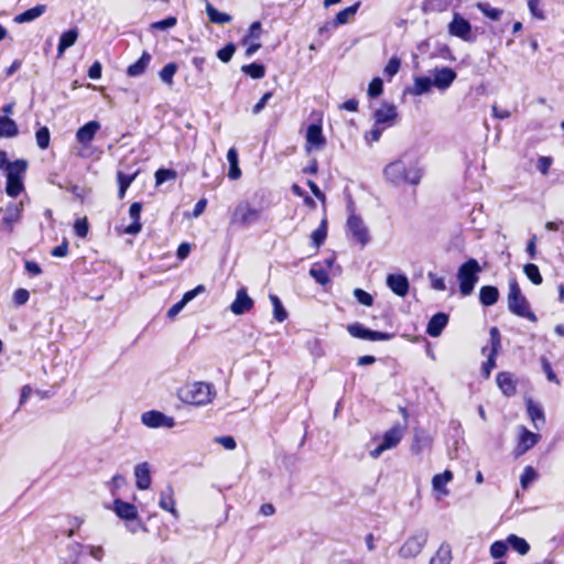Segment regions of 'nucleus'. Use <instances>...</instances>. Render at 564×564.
Here are the masks:
<instances>
[{
    "mask_svg": "<svg viewBox=\"0 0 564 564\" xmlns=\"http://www.w3.org/2000/svg\"><path fill=\"white\" fill-rule=\"evenodd\" d=\"M30 297V293L25 289H18L13 294V301L17 305H24Z\"/></svg>",
    "mask_w": 564,
    "mask_h": 564,
    "instance_id": "obj_60",
    "label": "nucleus"
},
{
    "mask_svg": "<svg viewBox=\"0 0 564 564\" xmlns=\"http://www.w3.org/2000/svg\"><path fill=\"white\" fill-rule=\"evenodd\" d=\"M36 144L40 149L45 150L50 145L51 134L46 127H41L35 133Z\"/></svg>",
    "mask_w": 564,
    "mask_h": 564,
    "instance_id": "obj_49",
    "label": "nucleus"
},
{
    "mask_svg": "<svg viewBox=\"0 0 564 564\" xmlns=\"http://www.w3.org/2000/svg\"><path fill=\"white\" fill-rule=\"evenodd\" d=\"M383 91V82L381 78H373L368 86V96L370 98L379 97Z\"/></svg>",
    "mask_w": 564,
    "mask_h": 564,
    "instance_id": "obj_51",
    "label": "nucleus"
},
{
    "mask_svg": "<svg viewBox=\"0 0 564 564\" xmlns=\"http://www.w3.org/2000/svg\"><path fill=\"white\" fill-rule=\"evenodd\" d=\"M23 212L22 203H9L4 208L2 225H4L9 232L13 231L14 224L19 223Z\"/></svg>",
    "mask_w": 564,
    "mask_h": 564,
    "instance_id": "obj_12",
    "label": "nucleus"
},
{
    "mask_svg": "<svg viewBox=\"0 0 564 564\" xmlns=\"http://www.w3.org/2000/svg\"><path fill=\"white\" fill-rule=\"evenodd\" d=\"M452 551L449 545L442 544L436 554L430 560V564H451Z\"/></svg>",
    "mask_w": 564,
    "mask_h": 564,
    "instance_id": "obj_38",
    "label": "nucleus"
},
{
    "mask_svg": "<svg viewBox=\"0 0 564 564\" xmlns=\"http://www.w3.org/2000/svg\"><path fill=\"white\" fill-rule=\"evenodd\" d=\"M456 76V72L449 67L435 68L433 70V86L445 90L453 84Z\"/></svg>",
    "mask_w": 564,
    "mask_h": 564,
    "instance_id": "obj_11",
    "label": "nucleus"
},
{
    "mask_svg": "<svg viewBox=\"0 0 564 564\" xmlns=\"http://www.w3.org/2000/svg\"><path fill=\"white\" fill-rule=\"evenodd\" d=\"M397 108L392 104H383L381 108L377 109L373 113L375 122L379 124H392L397 118Z\"/></svg>",
    "mask_w": 564,
    "mask_h": 564,
    "instance_id": "obj_18",
    "label": "nucleus"
},
{
    "mask_svg": "<svg viewBox=\"0 0 564 564\" xmlns=\"http://www.w3.org/2000/svg\"><path fill=\"white\" fill-rule=\"evenodd\" d=\"M262 208L252 206L248 200L239 202L231 214L230 224L240 227H250L261 218Z\"/></svg>",
    "mask_w": 564,
    "mask_h": 564,
    "instance_id": "obj_5",
    "label": "nucleus"
},
{
    "mask_svg": "<svg viewBox=\"0 0 564 564\" xmlns=\"http://www.w3.org/2000/svg\"><path fill=\"white\" fill-rule=\"evenodd\" d=\"M383 129L375 123V127L365 134L368 143L377 142L380 140Z\"/></svg>",
    "mask_w": 564,
    "mask_h": 564,
    "instance_id": "obj_61",
    "label": "nucleus"
},
{
    "mask_svg": "<svg viewBox=\"0 0 564 564\" xmlns=\"http://www.w3.org/2000/svg\"><path fill=\"white\" fill-rule=\"evenodd\" d=\"M499 299V290L492 285H485L479 290V301L484 306H491Z\"/></svg>",
    "mask_w": 564,
    "mask_h": 564,
    "instance_id": "obj_32",
    "label": "nucleus"
},
{
    "mask_svg": "<svg viewBox=\"0 0 564 564\" xmlns=\"http://www.w3.org/2000/svg\"><path fill=\"white\" fill-rule=\"evenodd\" d=\"M489 334L491 348L487 356V361L481 366V373L486 379L490 377L492 369L496 367V357L501 347V336L499 329L497 327H491Z\"/></svg>",
    "mask_w": 564,
    "mask_h": 564,
    "instance_id": "obj_7",
    "label": "nucleus"
},
{
    "mask_svg": "<svg viewBox=\"0 0 564 564\" xmlns=\"http://www.w3.org/2000/svg\"><path fill=\"white\" fill-rule=\"evenodd\" d=\"M206 291L203 284L197 285L195 289L187 291L184 293L181 301L175 303L166 313V316L173 319L177 314L184 308V306L194 300L197 295L204 293Z\"/></svg>",
    "mask_w": 564,
    "mask_h": 564,
    "instance_id": "obj_16",
    "label": "nucleus"
},
{
    "mask_svg": "<svg viewBox=\"0 0 564 564\" xmlns=\"http://www.w3.org/2000/svg\"><path fill=\"white\" fill-rule=\"evenodd\" d=\"M88 229H89V226H88V221L86 218H79L75 221L74 230L78 237L85 238L88 234Z\"/></svg>",
    "mask_w": 564,
    "mask_h": 564,
    "instance_id": "obj_58",
    "label": "nucleus"
},
{
    "mask_svg": "<svg viewBox=\"0 0 564 564\" xmlns=\"http://www.w3.org/2000/svg\"><path fill=\"white\" fill-rule=\"evenodd\" d=\"M235 51H236L235 44L234 43H228L226 46H224L223 48H220L217 52V57L221 62L228 63L232 58V55L235 54Z\"/></svg>",
    "mask_w": 564,
    "mask_h": 564,
    "instance_id": "obj_52",
    "label": "nucleus"
},
{
    "mask_svg": "<svg viewBox=\"0 0 564 564\" xmlns=\"http://www.w3.org/2000/svg\"><path fill=\"white\" fill-rule=\"evenodd\" d=\"M476 8L488 19L497 21L501 18L503 11L498 8H492L488 2H478Z\"/></svg>",
    "mask_w": 564,
    "mask_h": 564,
    "instance_id": "obj_41",
    "label": "nucleus"
},
{
    "mask_svg": "<svg viewBox=\"0 0 564 564\" xmlns=\"http://www.w3.org/2000/svg\"><path fill=\"white\" fill-rule=\"evenodd\" d=\"M141 422L151 429L167 427L171 429L175 425V421L172 416H167L160 411H148L141 415Z\"/></svg>",
    "mask_w": 564,
    "mask_h": 564,
    "instance_id": "obj_10",
    "label": "nucleus"
},
{
    "mask_svg": "<svg viewBox=\"0 0 564 564\" xmlns=\"http://www.w3.org/2000/svg\"><path fill=\"white\" fill-rule=\"evenodd\" d=\"M497 386L506 397H511L517 392V384L512 373L508 371H501L496 378Z\"/></svg>",
    "mask_w": 564,
    "mask_h": 564,
    "instance_id": "obj_21",
    "label": "nucleus"
},
{
    "mask_svg": "<svg viewBox=\"0 0 564 564\" xmlns=\"http://www.w3.org/2000/svg\"><path fill=\"white\" fill-rule=\"evenodd\" d=\"M22 191V178H7L6 192L9 196L17 197Z\"/></svg>",
    "mask_w": 564,
    "mask_h": 564,
    "instance_id": "obj_48",
    "label": "nucleus"
},
{
    "mask_svg": "<svg viewBox=\"0 0 564 564\" xmlns=\"http://www.w3.org/2000/svg\"><path fill=\"white\" fill-rule=\"evenodd\" d=\"M536 478V471L533 467L527 466L520 477V482L523 488H527Z\"/></svg>",
    "mask_w": 564,
    "mask_h": 564,
    "instance_id": "obj_54",
    "label": "nucleus"
},
{
    "mask_svg": "<svg viewBox=\"0 0 564 564\" xmlns=\"http://www.w3.org/2000/svg\"><path fill=\"white\" fill-rule=\"evenodd\" d=\"M540 435L535 434L525 427H522V432L520 435V441L518 445L519 454H523L527 451L531 449L539 441Z\"/></svg>",
    "mask_w": 564,
    "mask_h": 564,
    "instance_id": "obj_28",
    "label": "nucleus"
},
{
    "mask_svg": "<svg viewBox=\"0 0 564 564\" xmlns=\"http://www.w3.org/2000/svg\"><path fill=\"white\" fill-rule=\"evenodd\" d=\"M206 13L212 23L225 24L229 23L232 18L228 13L219 12L212 3H206Z\"/></svg>",
    "mask_w": 564,
    "mask_h": 564,
    "instance_id": "obj_37",
    "label": "nucleus"
},
{
    "mask_svg": "<svg viewBox=\"0 0 564 564\" xmlns=\"http://www.w3.org/2000/svg\"><path fill=\"white\" fill-rule=\"evenodd\" d=\"M19 134V127L17 122L7 117H0V138H14Z\"/></svg>",
    "mask_w": 564,
    "mask_h": 564,
    "instance_id": "obj_33",
    "label": "nucleus"
},
{
    "mask_svg": "<svg viewBox=\"0 0 564 564\" xmlns=\"http://www.w3.org/2000/svg\"><path fill=\"white\" fill-rule=\"evenodd\" d=\"M116 514L124 520H134L138 518L137 507L130 502L121 499H116L113 502Z\"/></svg>",
    "mask_w": 564,
    "mask_h": 564,
    "instance_id": "obj_24",
    "label": "nucleus"
},
{
    "mask_svg": "<svg viewBox=\"0 0 564 564\" xmlns=\"http://www.w3.org/2000/svg\"><path fill=\"white\" fill-rule=\"evenodd\" d=\"M429 539L426 529L416 530L409 536L399 550V555L403 558H412L417 556L425 546Z\"/></svg>",
    "mask_w": 564,
    "mask_h": 564,
    "instance_id": "obj_6",
    "label": "nucleus"
},
{
    "mask_svg": "<svg viewBox=\"0 0 564 564\" xmlns=\"http://www.w3.org/2000/svg\"><path fill=\"white\" fill-rule=\"evenodd\" d=\"M384 178L392 185L409 183L417 185L422 178V170L416 163L408 164L403 159L389 163L383 170Z\"/></svg>",
    "mask_w": 564,
    "mask_h": 564,
    "instance_id": "obj_1",
    "label": "nucleus"
},
{
    "mask_svg": "<svg viewBox=\"0 0 564 564\" xmlns=\"http://www.w3.org/2000/svg\"><path fill=\"white\" fill-rule=\"evenodd\" d=\"M215 394L212 384L206 382L188 383L180 391L181 400L193 405H206L213 401Z\"/></svg>",
    "mask_w": 564,
    "mask_h": 564,
    "instance_id": "obj_2",
    "label": "nucleus"
},
{
    "mask_svg": "<svg viewBox=\"0 0 564 564\" xmlns=\"http://www.w3.org/2000/svg\"><path fill=\"white\" fill-rule=\"evenodd\" d=\"M527 411L534 424L535 429H540L539 422L543 425L545 422L544 413L542 408L539 404H535L532 400H528L527 402Z\"/></svg>",
    "mask_w": 564,
    "mask_h": 564,
    "instance_id": "obj_36",
    "label": "nucleus"
},
{
    "mask_svg": "<svg viewBox=\"0 0 564 564\" xmlns=\"http://www.w3.org/2000/svg\"><path fill=\"white\" fill-rule=\"evenodd\" d=\"M448 323V315L445 313H436L431 317L426 326V333L431 337H438L443 329L446 327Z\"/></svg>",
    "mask_w": 564,
    "mask_h": 564,
    "instance_id": "obj_20",
    "label": "nucleus"
},
{
    "mask_svg": "<svg viewBox=\"0 0 564 564\" xmlns=\"http://www.w3.org/2000/svg\"><path fill=\"white\" fill-rule=\"evenodd\" d=\"M215 442L229 451L235 449L237 446L236 441L232 436H218L215 438Z\"/></svg>",
    "mask_w": 564,
    "mask_h": 564,
    "instance_id": "obj_62",
    "label": "nucleus"
},
{
    "mask_svg": "<svg viewBox=\"0 0 564 564\" xmlns=\"http://www.w3.org/2000/svg\"><path fill=\"white\" fill-rule=\"evenodd\" d=\"M306 143L317 149H321L325 145L326 140L323 135L322 127L319 124L312 123L307 127Z\"/></svg>",
    "mask_w": 564,
    "mask_h": 564,
    "instance_id": "obj_25",
    "label": "nucleus"
},
{
    "mask_svg": "<svg viewBox=\"0 0 564 564\" xmlns=\"http://www.w3.org/2000/svg\"><path fill=\"white\" fill-rule=\"evenodd\" d=\"M359 7L360 2H356L355 4L339 11L335 17L332 26L337 28L349 22V20L357 13Z\"/></svg>",
    "mask_w": 564,
    "mask_h": 564,
    "instance_id": "obj_35",
    "label": "nucleus"
},
{
    "mask_svg": "<svg viewBox=\"0 0 564 564\" xmlns=\"http://www.w3.org/2000/svg\"><path fill=\"white\" fill-rule=\"evenodd\" d=\"M347 330L352 337L370 341L389 340L393 337L392 334L369 329L360 323L348 325Z\"/></svg>",
    "mask_w": 564,
    "mask_h": 564,
    "instance_id": "obj_8",
    "label": "nucleus"
},
{
    "mask_svg": "<svg viewBox=\"0 0 564 564\" xmlns=\"http://www.w3.org/2000/svg\"><path fill=\"white\" fill-rule=\"evenodd\" d=\"M433 86V82L430 77L420 76L414 78V85L412 88H408L406 93L413 95V96H421L423 94H426L431 90V87Z\"/></svg>",
    "mask_w": 564,
    "mask_h": 564,
    "instance_id": "obj_34",
    "label": "nucleus"
},
{
    "mask_svg": "<svg viewBox=\"0 0 564 564\" xmlns=\"http://www.w3.org/2000/svg\"><path fill=\"white\" fill-rule=\"evenodd\" d=\"M354 295L356 300L365 306H371L373 304L372 295L362 289H355Z\"/></svg>",
    "mask_w": 564,
    "mask_h": 564,
    "instance_id": "obj_53",
    "label": "nucleus"
},
{
    "mask_svg": "<svg viewBox=\"0 0 564 564\" xmlns=\"http://www.w3.org/2000/svg\"><path fill=\"white\" fill-rule=\"evenodd\" d=\"M507 542L514 551L521 555H525L530 550L529 543L523 538H520L516 534H510L507 539Z\"/></svg>",
    "mask_w": 564,
    "mask_h": 564,
    "instance_id": "obj_39",
    "label": "nucleus"
},
{
    "mask_svg": "<svg viewBox=\"0 0 564 564\" xmlns=\"http://www.w3.org/2000/svg\"><path fill=\"white\" fill-rule=\"evenodd\" d=\"M177 72V65L175 63H167L161 70H160V78L163 83L167 85H172L173 77Z\"/></svg>",
    "mask_w": 564,
    "mask_h": 564,
    "instance_id": "obj_47",
    "label": "nucleus"
},
{
    "mask_svg": "<svg viewBox=\"0 0 564 564\" xmlns=\"http://www.w3.org/2000/svg\"><path fill=\"white\" fill-rule=\"evenodd\" d=\"M135 485L140 490L149 489L151 486V475L148 463L138 464L134 467Z\"/></svg>",
    "mask_w": 564,
    "mask_h": 564,
    "instance_id": "obj_23",
    "label": "nucleus"
},
{
    "mask_svg": "<svg viewBox=\"0 0 564 564\" xmlns=\"http://www.w3.org/2000/svg\"><path fill=\"white\" fill-rule=\"evenodd\" d=\"M523 272L527 278L535 285H540L543 282L542 275L536 264L528 263L523 267Z\"/></svg>",
    "mask_w": 564,
    "mask_h": 564,
    "instance_id": "obj_44",
    "label": "nucleus"
},
{
    "mask_svg": "<svg viewBox=\"0 0 564 564\" xmlns=\"http://www.w3.org/2000/svg\"><path fill=\"white\" fill-rule=\"evenodd\" d=\"M480 272L481 267L474 258L468 259L458 268L457 280L459 282V291L463 296H467L473 293L475 285L479 280L478 275Z\"/></svg>",
    "mask_w": 564,
    "mask_h": 564,
    "instance_id": "obj_4",
    "label": "nucleus"
},
{
    "mask_svg": "<svg viewBox=\"0 0 564 564\" xmlns=\"http://www.w3.org/2000/svg\"><path fill=\"white\" fill-rule=\"evenodd\" d=\"M152 56L148 52H143L141 57L133 64H131L127 69V75L130 77H137L142 75L147 67L149 66Z\"/></svg>",
    "mask_w": 564,
    "mask_h": 564,
    "instance_id": "obj_27",
    "label": "nucleus"
},
{
    "mask_svg": "<svg viewBox=\"0 0 564 564\" xmlns=\"http://www.w3.org/2000/svg\"><path fill=\"white\" fill-rule=\"evenodd\" d=\"M387 285L398 296L404 297L409 293L410 283L404 274H389Z\"/></svg>",
    "mask_w": 564,
    "mask_h": 564,
    "instance_id": "obj_14",
    "label": "nucleus"
},
{
    "mask_svg": "<svg viewBox=\"0 0 564 564\" xmlns=\"http://www.w3.org/2000/svg\"><path fill=\"white\" fill-rule=\"evenodd\" d=\"M241 70L249 75L251 78L260 79L265 75V67L259 63H251L248 65H243Z\"/></svg>",
    "mask_w": 564,
    "mask_h": 564,
    "instance_id": "obj_42",
    "label": "nucleus"
},
{
    "mask_svg": "<svg viewBox=\"0 0 564 564\" xmlns=\"http://www.w3.org/2000/svg\"><path fill=\"white\" fill-rule=\"evenodd\" d=\"M346 226L354 239H356V241H358L362 247L369 242V230L361 217L351 213L347 219Z\"/></svg>",
    "mask_w": 564,
    "mask_h": 564,
    "instance_id": "obj_9",
    "label": "nucleus"
},
{
    "mask_svg": "<svg viewBox=\"0 0 564 564\" xmlns=\"http://www.w3.org/2000/svg\"><path fill=\"white\" fill-rule=\"evenodd\" d=\"M551 164L552 159L550 156H541L538 160L536 167L543 175H546L549 173Z\"/></svg>",
    "mask_w": 564,
    "mask_h": 564,
    "instance_id": "obj_64",
    "label": "nucleus"
},
{
    "mask_svg": "<svg viewBox=\"0 0 564 564\" xmlns=\"http://www.w3.org/2000/svg\"><path fill=\"white\" fill-rule=\"evenodd\" d=\"M77 39L78 30L76 28L62 33L57 46V55L62 56L67 48H69L76 43Z\"/></svg>",
    "mask_w": 564,
    "mask_h": 564,
    "instance_id": "obj_30",
    "label": "nucleus"
},
{
    "mask_svg": "<svg viewBox=\"0 0 564 564\" xmlns=\"http://www.w3.org/2000/svg\"><path fill=\"white\" fill-rule=\"evenodd\" d=\"M28 169V162L23 159L15 160L14 162L7 163L4 170L7 172V178H22V175Z\"/></svg>",
    "mask_w": 564,
    "mask_h": 564,
    "instance_id": "obj_31",
    "label": "nucleus"
},
{
    "mask_svg": "<svg viewBox=\"0 0 564 564\" xmlns=\"http://www.w3.org/2000/svg\"><path fill=\"white\" fill-rule=\"evenodd\" d=\"M327 236V221L323 219L319 227L312 232V240L316 248L321 247Z\"/></svg>",
    "mask_w": 564,
    "mask_h": 564,
    "instance_id": "obj_45",
    "label": "nucleus"
},
{
    "mask_svg": "<svg viewBox=\"0 0 564 564\" xmlns=\"http://www.w3.org/2000/svg\"><path fill=\"white\" fill-rule=\"evenodd\" d=\"M46 11L45 4H37L31 9L25 10L24 12L18 14L14 17V22L22 24L26 22L34 21L35 19L40 18L42 14H44Z\"/></svg>",
    "mask_w": 564,
    "mask_h": 564,
    "instance_id": "obj_26",
    "label": "nucleus"
},
{
    "mask_svg": "<svg viewBox=\"0 0 564 564\" xmlns=\"http://www.w3.org/2000/svg\"><path fill=\"white\" fill-rule=\"evenodd\" d=\"M403 436V430L401 426L397 425L388 430L382 437V445L387 448H393L395 447Z\"/></svg>",
    "mask_w": 564,
    "mask_h": 564,
    "instance_id": "obj_29",
    "label": "nucleus"
},
{
    "mask_svg": "<svg viewBox=\"0 0 564 564\" xmlns=\"http://www.w3.org/2000/svg\"><path fill=\"white\" fill-rule=\"evenodd\" d=\"M453 478V474L449 470H445L442 474H437L432 479V485L434 490L443 491L445 485L449 482Z\"/></svg>",
    "mask_w": 564,
    "mask_h": 564,
    "instance_id": "obj_46",
    "label": "nucleus"
},
{
    "mask_svg": "<svg viewBox=\"0 0 564 564\" xmlns=\"http://www.w3.org/2000/svg\"><path fill=\"white\" fill-rule=\"evenodd\" d=\"M310 274L322 285H325L329 281L327 272L322 268H311Z\"/></svg>",
    "mask_w": 564,
    "mask_h": 564,
    "instance_id": "obj_57",
    "label": "nucleus"
},
{
    "mask_svg": "<svg viewBox=\"0 0 564 564\" xmlns=\"http://www.w3.org/2000/svg\"><path fill=\"white\" fill-rule=\"evenodd\" d=\"M508 542L505 541H496L490 546V555L494 558H501L508 551Z\"/></svg>",
    "mask_w": 564,
    "mask_h": 564,
    "instance_id": "obj_50",
    "label": "nucleus"
},
{
    "mask_svg": "<svg viewBox=\"0 0 564 564\" xmlns=\"http://www.w3.org/2000/svg\"><path fill=\"white\" fill-rule=\"evenodd\" d=\"M508 308L517 316L525 317L531 322H536V316L530 310V304L527 297L522 294L516 279H511L509 281Z\"/></svg>",
    "mask_w": 564,
    "mask_h": 564,
    "instance_id": "obj_3",
    "label": "nucleus"
},
{
    "mask_svg": "<svg viewBox=\"0 0 564 564\" xmlns=\"http://www.w3.org/2000/svg\"><path fill=\"white\" fill-rule=\"evenodd\" d=\"M448 31L452 35L467 41L469 40L471 25L466 19L459 14H455L453 21L448 25Z\"/></svg>",
    "mask_w": 564,
    "mask_h": 564,
    "instance_id": "obj_15",
    "label": "nucleus"
},
{
    "mask_svg": "<svg viewBox=\"0 0 564 564\" xmlns=\"http://www.w3.org/2000/svg\"><path fill=\"white\" fill-rule=\"evenodd\" d=\"M253 306V300L248 295L247 290L241 288L236 293V299L230 305V311L235 315H242Z\"/></svg>",
    "mask_w": 564,
    "mask_h": 564,
    "instance_id": "obj_13",
    "label": "nucleus"
},
{
    "mask_svg": "<svg viewBox=\"0 0 564 564\" xmlns=\"http://www.w3.org/2000/svg\"><path fill=\"white\" fill-rule=\"evenodd\" d=\"M159 506L161 509L169 511L174 518H178V511L175 509L174 489L172 485H167L160 494Z\"/></svg>",
    "mask_w": 564,
    "mask_h": 564,
    "instance_id": "obj_19",
    "label": "nucleus"
},
{
    "mask_svg": "<svg viewBox=\"0 0 564 564\" xmlns=\"http://www.w3.org/2000/svg\"><path fill=\"white\" fill-rule=\"evenodd\" d=\"M100 129V123L91 120L80 127L76 132V140L83 145H88Z\"/></svg>",
    "mask_w": 564,
    "mask_h": 564,
    "instance_id": "obj_17",
    "label": "nucleus"
},
{
    "mask_svg": "<svg viewBox=\"0 0 564 564\" xmlns=\"http://www.w3.org/2000/svg\"><path fill=\"white\" fill-rule=\"evenodd\" d=\"M272 93L271 91H268L265 93L261 99L253 106L252 108V113L253 115H258L260 113L263 108L265 107V105L268 104V101L272 98Z\"/></svg>",
    "mask_w": 564,
    "mask_h": 564,
    "instance_id": "obj_63",
    "label": "nucleus"
},
{
    "mask_svg": "<svg viewBox=\"0 0 564 564\" xmlns=\"http://www.w3.org/2000/svg\"><path fill=\"white\" fill-rule=\"evenodd\" d=\"M400 59L398 57H392L388 62L387 66L384 67V74L389 76L390 78L397 75V73L400 69Z\"/></svg>",
    "mask_w": 564,
    "mask_h": 564,
    "instance_id": "obj_59",
    "label": "nucleus"
},
{
    "mask_svg": "<svg viewBox=\"0 0 564 564\" xmlns=\"http://www.w3.org/2000/svg\"><path fill=\"white\" fill-rule=\"evenodd\" d=\"M176 23H177V20L175 17H169L166 19H163V20L152 23L151 28L155 29V30L164 31V30L175 26Z\"/></svg>",
    "mask_w": 564,
    "mask_h": 564,
    "instance_id": "obj_56",
    "label": "nucleus"
},
{
    "mask_svg": "<svg viewBox=\"0 0 564 564\" xmlns=\"http://www.w3.org/2000/svg\"><path fill=\"white\" fill-rule=\"evenodd\" d=\"M176 177V172L173 170L160 169L155 172V181L156 184L160 185L167 180H173Z\"/></svg>",
    "mask_w": 564,
    "mask_h": 564,
    "instance_id": "obj_55",
    "label": "nucleus"
},
{
    "mask_svg": "<svg viewBox=\"0 0 564 564\" xmlns=\"http://www.w3.org/2000/svg\"><path fill=\"white\" fill-rule=\"evenodd\" d=\"M269 297H270V301H271V303L273 305L274 318L278 322H284L288 318V313H286L285 308L283 307L282 302L274 294H270Z\"/></svg>",
    "mask_w": 564,
    "mask_h": 564,
    "instance_id": "obj_43",
    "label": "nucleus"
},
{
    "mask_svg": "<svg viewBox=\"0 0 564 564\" xmlns=\"http://www.w3.org/2000/svg\"><path fill=\"white\" fill-rule=\"evenodd\" d=\"M135 176H137V173L124 174L121 171H119L117 173V178H118V184H119V192H118L119 198H123L124 197L128 187L134 181Z\"/></svg>",
    "mask_w": 564,
    "mask_h": 564,
    "instance_id": "obj_40",
    "label": "nucleus"
},
{
    "mask_svg": "<svg viewBox=\"0 0 564 564\" xmlns=\"http://www.w3.org/2000/svg\"><path fill=\"white\" fill-rule=\"evenodd\" d=\"M142 205L141 203L134 202L129 208V215L132 218V224L126 227L124 232L128 235H138L141 231L142 224L140 221Z\"/></svg>",
    "mask_w": 564,
    "mask_h": 564,
    "instance_id": "obj_22",
    "label": "nucleus"
}]
</instances>
